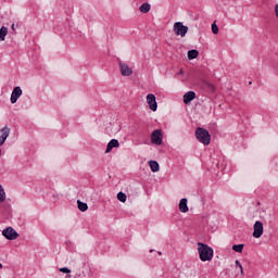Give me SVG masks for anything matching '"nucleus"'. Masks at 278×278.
<instances>
[{"instance_id":"obj_1","label":"nucleus","mask_w":278,"mask_h":278,"mask_svg":"<svg viewBox=\"0 0 278 278\" xmlns=\"http://www.w3.org/2000/svg\"><path fill=\"white\" fill-rule=\"evenodd\" d=\"M198 253L201 262H212L214 257V250L205 243H198Z\"/></svg>"},{"instance_id":"obj_2","label":"nucleus","mask_w":278,"mask_h":278,"mask_svg":"<svg viewBox=\"0 0 278 278\" xmlns=\"http://www.w3.org/2000/svg\"><path fill=\"white\" fill-rule=\"evenodd\" d=\"M195 137L199 142H201L205 147H207V144H210V142L212 141V136H210V131H207L205 128H197Z\"/></svg>"},{"instance_id":"obj_3","label":"nucleus","mask_w":278,"mask_h":278,"mask_svg":"<svg viewBox=\"0 0 278 278\" xmlns=\"http://www.w3.org/2000/svg\"><path fill=\"white\" fill-rule=\"evenodd\" d=\"M173 30L176 36H180V38H186V34H188V26L184 25V23L181 22H176L174 23Z\"/></svg>"},{"instance_id":"obj_4","label":"nucleus","mask_w":278,"mask_h":278,"mask_svg":"<svg viewBox=\"0 0 278 278\" xmlns=\"http://www.w3.org/2000/svg\"><path fill=\"white\" fill-rule=\"evenodd\" d=\"M253 229V238H262V236H264V224H262V222L256 220Z\"/></svg>"},{"instance_id":"obj_5","label":"nucleus","mask_w":278,"mask_h":278,"mask_svg":"<svg viewBox=\"0 0 278 278\" xmlns=\"http://www.w3.org/2000/svg\"><path fill=\"white\" fill-rule=\"evenodd\" d=\"M2 236L7 238V240H16V238H18V232H16L14 228L8 227L2 230Z\"/></svg>"},{"instance_id":"obj_6","label":"nucleus","mask_w":278,"mask_h":278,"mask_svg":"<svg viewBox=\"0 0 278 278\" xmlns=\"http://www.w3.org/2000/svg\"><path fill=\"white\" fill-rule=\"evenodd\" d=\"M118 66L123 77H130V75H134V70H131L127 63H123V61H121Z\"/></svg>"},{"instance_id":"obj_7","label":"nucleus","mask_w":278,"mask_h":278,"mask_svg":"<svg viewBox=\"0 0 278 278\" xmlns=\"http://www.w3.org/2000/svg\"><path fill=\"white\" fill-rule=\"evenodd\" d=\"M162 138H163L162 130L161 129L154 130L151 134V142H152V144H157V146L162 144Z\"/></svg>"},{"instance_id":"obj_8","label":"nucleus","mask_w":278,"mask_h":278,"mask_svg":"<svg viewBox=\"0 0 278 278\" xmlns=\"http://www.w3.org/2000/svg\"><path fill=\"white\" fill-rule=\"evenodd\" d=\"M147 103L152 112H157V101L155 100V94L149 93L147 96Z\"/></svg>"},{"instance_id":"obj_9","label":"nucleus","mask_w":278,"mask_h":278,"mask_svg":"<svg viewBox=\"0 0 278 278\" xmlns=\"http://www.w3.org/2000/svg\"><path fill=\"white\" fill-rule=\"evenodd\" d=\"M10 137V127L4 126L0 129V147H3L5 144V141Z\"/></svg>"},{"instance_id":"obj_10","label":"nucleus","mask_w":278,"mask_h":278,"mask_svg":"<svg viewBox=\"0 0 278 278\" xmlns=\"http://www.w3.org/2000/svg\"><path fill=\"white\" fill-rule=\"evenodd\" d=\"M23 96V89L21 87H15L11 93V103H16L18 99Z\"/></svg>"},{"instance_id":"obj_11","label":"nucleus","mask_w":278,"mask_h":278,"mask_svg":"<svg viewBox=\"0 0 278 278\" xmlns=\"http://www.w3.org/2000/svg\"><path fill=\"white\" fill-rule=\"evenodd\" d=\"M118 147H121V143L118 142V140L112 139L106 146L105 153H112V149H118Z\"/></svg>"},{"instance_id":"obj_12","label":"nucleus","mask_w":278,"mask_h":278,"mask_svg":"<svg viewBox=\"0 0 278 278\" xmlns=\"http://www.w3.org/2000/svg\"><path fill=\"white\" fill-rule=\"evenodd\" d=\"M194 99H197V93L194 91H188L184 96V103L188 105L191 101H194Z\"/></svg>"},{"instance_id":"obj_13","label":"nucleus","mask_w":278,"mask_h":278,"mask_svg":"<svg viewBox=\"0 0 278 278\" xmlns=\"http://www.w3.org/2000/svg\"><path fill=\"white\" fill-rule=\"evenodd\" d=\"M179 211L182 212V214H186L189 212V208H188V199L186 198H182L179 202Z\"/></svg>"},{"instance_id":"obj_14","label":"nucleus","mask_w":278,"mask_h":278,"mask_svg":"<svg viewBox=\"0 0 278 278\" xmlns=\"http://www.w3.org/2000/svg\"><path fill=\"white\" fill-rule=\"evenodd\" d=\"M139 11L141 12V14H149V12H151V4L148 2H144L140 8Z\"/></svg>"},{"instance_id":"obj_15","label":"nucleus","mask_w":278,"mask_h":278,"mask_svg":"<svg viewBox=\"0 0 278 278\" xmlns=\"http://www.w3.org/2000/svg\"><path fill=\"white\" fill-rule=\"evenodd\" d=\"M149 166L152 173H157L160 170V163H157V161H149Z\"/></svg>"},{"instance_id":"obj_16","label":"nucleus","mask_w":278,"mask_h":278,"mask_svg":"<svg viewBox=\"0 0 278 278\" xmlns=\"http://www.w3.org/2000/svg\"><path fill=\"white\" fill-rule=\"evenodd\" d=\"M8 36V27L2 26L0 28V40L3 42L5 40V37Z\"/></svg>"},{"instance_id":"obj_17","label":"nucleus","mask_w":278,"mask_h":278,"mask_svg":"<svg viewBox=\"0 0 278 278\" xmlns=\"http://www.w3.org/2000/svg\"><path fill=\"white\" fill-rule=\"evenodd\" d=\"M199 58V52L197 50H189L188 51V59L189 60H197Z\"/></svg>"},{"instance_id":"obj_18","label":"nucleus","mask_w":278,"mask_h":278,"mask_svg":"<svg viewBox=\"0 0 278 278\" xmlns=\"http://www.w3.org/2000/svg\"><path fill=\"white\" fill-rule=\"evenodd\" d=\"M77 205H78V210H79L80 212H86V211L88 210V204L81 202V200H78V201H77Z\"/></svg>"},{"instance_id":"obj_19","label":"nucleus","mask_w":278,"mask_h":278,"mask_svg":"<svg viewBox=\"0 0 278 278\" xmlns=\"http://www.w3.org/2000/svg\"><path fill=\"white\" fill-rule=\"evenodd\" d=\"M232 251L236 253H242V251H244V244L240 243L232 245Z\"/></svg>"},{"instance_id":"obj_20","label":"nucleus","mask_w":278,"mask_h":278,"mask_svg":"<svg viewBox=\"0 0 278 278\" xmlns=\"http://www.w3.org/2000/svg\"><path fill=\"white\" fill-rule=\"evenodd\" d=\"M117 199H118V201H121V203H125L127 201V194H125L123 192H118Z\"/></svg>"},{"instance_id":"obj_21","label":"nucleus","mask_w":278,"mask_h":278,"mask_svg":"<svg viewBox=\"0 0 278 278\" xmlns=\"http://www.w3.org/2000/svg\"><path fill=\"white\" fill-rule=\"evenodd\" d=\"M5 201V190L0 185V203H3Z\"/></svg>"},{"instance_id":"obj_22","label":"nucleus","mask_w":278,"mask_h":278,"mask_svg":"<svg viewBox=\"0 0 278 278\" xmlns=\"http://www.w3.org/2000/svg\"><path fill=\"white\" fill-rule=\"evenodd\" d=\"M235 264H236V268H239L240 275L244 277V269L242 268V264H240V261H236Z\"/></svg>"},{"instance_id":"obj_23","label":"nucleus","mask_w":278,"mask_h":278,"mask_svg":"<svg viewBox=\"0 0 278 278\" xmlns=\"http://www.w3.org/2000/svg\"><path fill=\"white\" fill-rule=\"evenodd\" d=\"M211 28H212L213 34H215V35L218 34V25H216V23H213Z\"/></svg>"},{"instance_id":"obj_24","label":"nucleus","mask_w":278,"mask_h":278,"mask_svg":"<svg viewBox=\"0 0 278 278\" xmlns=\"http://www.w3.org/2000/svg\"><path fill=\"white\" fill-rule=\"evenodd\" d=\"M60 273H65L66 275L71 274V269H68V267H61Z\"/></svg>"},{"instance_id":"obj_25","label":"nucleus","mask_w":278,"mask_h":278,"mask_svg":"<svg viewBox=\"0 0 278 278\" xmlns=\"http://www.w3.org/2000/svg\"><path fill=\"white\" fill-rule=\"evenodd\" d=\"M274 12L276 14V17L278 18V4L275 5Z\"/></svg>"},{"instance_id":"obj_26","label":"nucleus","mask_w":278,"mask_h":278,"mask_svg":"<svg viewBox=\"0 0 278 278\" xmlns=\"http://www.w3.org/2000/svg\"><path fill=\"white\" fill-rule=\"evenodd\" d=\"M208 88H210L211 90H215L214 85H208Z\"/></svg>"},{"instance_id":"obj_27","label":"nucleus","mask_w":278,"mask_h":278,"mask_svg":"<svg viewBox=\"0 0 278 278\" xmlns=\"http://www.w3.org/2000/svg\"><path fill=\"white\" fill-rule=\"evenodd\" d=\"M11 29H12L13 31L16 29L14 24H12Z\"/></svg>"},{"instance_id":"obj_28","label":"nucleus","mask_w":278,"mask_h":278,"mask_svg":"<svg viewBox=\"0 0 278 278\" xmlns=\"http://www.w3.org/2000/svg\"><path fill=\"white\" fill-rule=\"evenodd\" d=\"M178 75H184V70H180V72L178 73Z\"/></svg>"},{"instance_id":"obj_29","label":"nucleus","mask_w":278,"mask_h":278,"mask_svg":"<svg viewBox=\"0 0 278 278\" xmlns=\"http://www.w3.org/2000/svg\"><path fill=\"white\" fill-rule=\"evenodd\" d=\"M0 268H3V264L0 263Z\"/></svg>"},{"instance_id":"obj_30","label":"nucleus","mask_w":278,"mask_h":278,"mask_svg":"<svg viewBox=\"0 0 278 278\" xmlns=\"http://www.w3.org/2000/svg\"><path fill=\"white\" fill-rule=\"evenodd\" d=\"M150 253H153V250H150Z\"/></svg>"},{"instance_id":"obj_31","label":"nucleus","mask_w":278,"mask_h":278,"mask_svg":"<svg viewBox=\"0 0 278 278\" xmlns=\"http://www.w3.org/2000/svg\"><path fill=\"white\" fill-rule=\"evenodd\" d=\"M67 278H71V275H68Z\"/></svg>"},{"instance_id":"obj_32","label":"nucleus","mask_w":278,"mask_h":278,"mask_svg":"<svg viewBox=\"0 0 278 278\" xmlns=\"http://www.w3.org/2000/svg\"><path fill=\"white\" fill-rule=\"evenodd\" d=\"M0 155H1V149H0Z\"/></svg>"}]
</instances>
